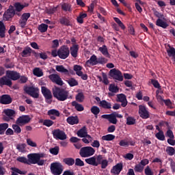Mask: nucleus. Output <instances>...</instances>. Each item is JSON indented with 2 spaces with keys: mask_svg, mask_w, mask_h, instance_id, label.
Masks as SVG:
<instances>
[{
  "mask_svg": "<svg viewBox=\"0 0 175 175\" xmlns=\"http://www.w3.org/2000/svg\"><path fill=\"white\" fill-rule=\"evenodd\" d=\"M101 118H105L108 120L111 124H117V118H122V115L119 114L117 112H113L111 114H104L101 116Z\"/></svg>",
  "mask_w": 175,
  "mask_h": 175,
  "instance_id": "nucleus-6",
  "label": "nucleus"
},
{
  "mask_svg": "<svg viewBox=\"0 0 175 175\" xmlns=\"http://www.w3.org/2000/svg\"><path fill=\"white\" fill-rule=\"evenodd\" d=\"M50 152L53 155H58V152H59V148L58 146H55V148H51Z\"/></svg>",
  "mask_w": 175,
  "mask_h": 175,
  "instance_id": "nucleus-61",
  "label": "nucleus"
},
{
  "mask_svg": "<svg viewBox=\"0 0 175 175\" xmlns=\"http://www.w3.org/2000/svg\"><path fill=\"white\" fill-rule=\"evenodd\" d=\"M16 161H18V162H21V163L31 165V162H29V159H27V157H19L16 159Z\"/></svg>",
  "mask_w": 175,
  "mask_h": 175,
  "instance_id": "nucleus-42",
  "label": "nucleus"
},
{
  "mask_svg": "<svg viewBox=\"0 0 175 175\" xmlns=\"http://www.w3.org/2000/svg\"><path fill=\"white\" fill-rule=\"evenodd\" d=\"M95 154V149L91 146H84L79 150V155L81 158H89Z\"/></svg>",
  "mask_w": 175,
  "mask_h": 175,
  "instance_id": "nucleus-3",
  "label": "nucleus"
},
{
  "mask_svg": "<svg viewBox=\"0 0 175 175\" xmlns=\"http://www.w3.org/2000/svg\"><path fill=\"white\" fill-rule=\"evenodd\" d=\"M68 84H69L70 87H76V85H79V82L75 78H70L66 80Z\"/></svg>",
  "mask_w": 175,
  "mask_h": 175,
  "instance_id": "nucleus-38",
  "label": "nucleus"
},
{
  "mask_svg": "<svg viewBox=\"0 0 175 175\" xmlns=\"http://www.w3.org/2000/svg\"><path fill=\"white\" fill-rule=\"evenodd\" d=\"M27 158L29 159V162L32 163V165H38V166H43L44 165V162L46 161L43 159H40L42 158V154L39 153H33L27 155Z\"/></svg>",
  "mask_w": 175,
  "mask_h": 175,
  "instance_id": "nucleus-2",
  "label": "nucleus"
},
{
  "mask_svg": "<svg viewBox=\"0 0 175 175\" xmlns=\"http://www.w3.org/2000/svg\"><path fill=\"white\" fill-rule=\"evenodd\" d=\"M63 162L67 165V166H73V165H75V159L67 157L63 159Z\"/></svg>",
  "mask_w": 175,
  "mask_h": 175,
  "instance_id": "nucleus-36",
  "label": "nucleus"
},
{
  "mask_svg": "<svg viewBox=\"0 0 175 175\" xmlns=\"http://www.w3.org/2000/svg\"><path fill=\"white\" fill-rule=\"evenodd\" d=\"M113 20L115 22L117 23V24L119 25V27H121L122 29H125V25L121 22V20L117 17H114Z\"/></svg>",
  "mask_w": 175,
  "mask_h": 175,
  "instance_id": "nucleus-58",
  "label": "nucleus"
},
{
  "mask_svg": "<svg viewBox=\"0 0 175 175\" xmlns=\"http://www.w3.org/2000/svg\"><path fill=\"white\" fill-rule=\"evenodd\" d=\"M156 25L157 27H161V28H163V29H166L167 27H169V24L163 21V20L161 18H158L156 21Z\"/></svg>",
  "mask_w": 175,
  "mask_h": 175,
  "instance_id": "nucleus-30",
  "label": "nucleus"
},
{
  "mask_svg": "<svg viewBox=\"0 0 175 175\" xmlns=\"http://www.w3.org/2000/svg\"><path fill=\"white\" fill-rule=\"evenodd\" d=\"M96 166L101 165V169H106L107 166H109V161H107V159H103L102 154L96 157Z\"/></svg>",
  "mask_w": 175,
  "mask_h": 175,
  "instance_id": "nucleus-13",
  "label": "nucleus"
},
{
  "mask_svg": "<svg viewBox=\"0 0 175 175\" xmlns=\"http://www.w3.org/2000/svg\"><path fill=\"white\" fill-rule=\"evenodd\" d=\"M109 91L113 94H117V92H119L120 88L114 84H111L109 85Z\"/></svg>",
  "mask_w": 175,
  "mask_h": 175,
  "instance_id": "nucleus-45",
  "label": "nucleus"
},
{
  "mask_svg": "<svg viewBox=\"0 0 175 175\" xmlns=\"http://www.w3.org/2000/svg\"><path fill=\"white\" fill-rule=\"evenodd\" d=\"M66 122H67L68 124H69L70 125H77V124H79V117H77V116H69V117L66 119Z\"/></svg>",
  "mask_w": 175,
  "mask_h": 175,
  "instance_id": "nucleus-24",
  "label": "nucleus"
},
{
  "mask_svg": "<svg viewBox=\"0 0 175 175\" xmlns=\"http://www.w3.org/2000/svg\"><path fill=\"white\" fill-rule=\"evenodd\" d=\"M33 72V75L37 76V77H42L43 76V72L39 68H34Z\"/></svg>",
  "mask_w": 175,
  "mask_h": 175,
  "instance_id": "nucleus-50",
  "label": "nucleus"
},
{
  "mask_svg": "<svg viewBox=\"0 0 175 175\" xmlns=\"http://www.w3.org/2000/svg\"><path fill=\"white\" fill-rule=\"evenodd\" d=\"M75 166H84V161H83L80 158H77L75 161Z\"/></svg>",
  "mask_w": 175,
  "mask_h": 175,
  "instance_id": "nucleus-60",
  "label": "nucleus"
},
{
  "mask_svg": "<svg viewBox=\"0 0 175 175\" xmlns=\"http://www.w3.org/2000/svg\"><path fill=\"white\" fill-rule=\"evenodd\" d=\"M6 173V168L3 166V163L0 161V175H5Z\"/></svg>",
  "mask_w": 175,
  "mask_h": 175,
  "instance_id": "nucleus-63",
  "label": "nucleus"
},
{
  "mask_svg": "<svg viewBox=\"0 0 175 175\" xmlns=\"http://www.w3.org/2000/svg\"><path fill=\"white\" fill-rule=\"evenodd\" d=\"M26 6H28V4H27V5L21 4V3L20 2H16L14 3L13 7L14 9L15 10V12H21L23 10V9H24V8H25Z\"/></svg>",
  "mask_w": 175,
  "mask_h": 175,
  "instance_id": "nucleus-28",
  "label": "nucleus"
},
{
  "mask_svg": "<svg viewBox=\"0 0 175 175\" xmlns=\"http://www.w3.org/2000/svg\"><path fill=\"white\" fill-rule=\"evenodd\" d=\"M100 106H101L103 109H111V103L105 100H103L100 102Z\"/></svg>",
  "mask_w": 175,
  "mask_h": 175,
  "instance_id": "nucleus-39",
  "label": "nucleus"
},
{
  "mask_svg": "<svg viewBox=\"0 0 175 175\" xmlns=\"http://www.w3.org/2000/svg\"><path fill=\"white\" fill-rule=\"evenodd\" d=\"M70 54V51L69 50V47L66 45L62 46L57 51L58 57L61 59H66Z\"/></svg>",
  "mask_w": 175,
  "mask_h": 175,
  "instance_id": "nucleus-8",
  "label": "nucleus"
},
{
  "mask_svg": "<svg viewBox=\"0 0 175 175\" xmlns=\"http://www.w3.org/2000/svg\"><path fill=\"white\" fill-rule=\"evenodd\" d=\"M29 121H31L29 116L23 115L16 120V124H17V125H25V124H28Z\"/></svg>",
  "mask_w": 175,
  "mask_h": 175,
  "instance_id": "nucleus-18",
  "label": "nucleus"
},
{
  "mask_svg": "<svg viewBox=\"0 0 175 175\" xmlns=\"http://www.w3.org/2000/svg\"><path fill=\"white\" fill-rule=\"evenodd\" d=\"M41 92L43 96L45 98V101L46 103H51V99H53V94L51 93V90L47 89V88L42 86L41 88Z\"/></svg>",
  "mask_w": 175,
  "mask_h": 175,
  "instance_id": "nucleus-10",
  "label": "nucleus"
},
{
  "mask_svg": "<svg viewBox=\"0 0 175 175\" xmlns=\"http://www.w3.org/2000/svg\"><path fill=\"white\" fill-rule=\"evenodd\" d=\"M82 69L83 67L79 65H75L74 66V70L75 72H76V75H77V76H81V72H82Z\"/></svg>",
  "mask_w": 175,
  "mask_h": 175,
  "instance_id": "nucleus-53",
  "label": "nucleus"
},
{
  "mask_svg": "<svg viewBox=\"0 0 175 175\" xmlns=\"http://www.w3.org/2000/svg\"><path fill=\"white\" fill-rule=\"evenodd\" d=\"M90 111L96 116V118H98V114L100 113V109L98 106H93L91 107Z\"/></svg>",
  "mask_w": 175,
  "mask_h": 175,
  "instance_id": "nucleus-37",
  "label": "nucleus"
},
{
  "mask_svg": "<svg viewBox=\"0 0 175 175\" xmlns=\"http://www.w3.org/2000/svg\"><path fill=\"white\" fill-rule=\"evenodd\" d=\"M53 95L57 100L64 102L69 98V92L64 88L55 87L53 89Z\"/></svg>",
  "mask_w": 175,
  "mask_h": 175,
  "instance_id": "nucleus-1",
  "label": "nucleus"
},
{
  "mask_svg": "<svg viewBox=\"0 0 175 175\" xmlns=\"http://www.w3.org/2000/svg\"><path fill=\"white\" fill-rule=\"evenodd\" d=\"M64 172V165L59 162H54L51 164V173L53 175H61Z\"/></svg>",
  "mask_w": 175,
  "mask_h": 175,
  "instance_id": "nucleus-5",
  "label": "nucleus"
},
{
  "mask_svg": "<svg viewBox=\"0 0 175 175\" xmlns=\"http://www.w3.org/2000/svg\"><path fill=\"white\" fill-rule=\"evenodd\" d=\"M155 137H157L158 140H161V142L165 141V134L163 133V131H160L156 133Z\"/></svg>",
  "mask_w": 175,
  "mask_h": 175,
  "instance_id": "nucleus-51",
  "label": "nucleus"
},
{
  "mask_svg": "<svg viewBox=\"0 0 175 175\" xmlns=\"http://www.w3.org/2000/svg\"><path fill=\"white\" fill-rule=\"evenodd\" d=\"M33 50H32V49H31V47L29 46H26L24 50L22 51L21 53V56L22 57H31V54H32V51Z\"/></svg>",
  "mask_w": 175,
  "mask_h": 175,
  "instance_id": "nucleus-29",
  "label": "nucleus"
},
{
  "mask_svg": "<svg viewBox=\"0 0 175 175\" xmlns=\"http://www.w3.org/2000/svg\"><path fill=\"white\" fill-rule=\"evenodd\" d=\"M79 44H74L70 47V53L73 58H77L79 54Z\"/></svg>",
  "mask_w": 175,
  "mask_h": 175,
  "instance_id": "nucleus-23",
  "label": "nucleus"
},
{
  "mask_svg": "<svg viewBox=\"0 0 175 175\" xmlns=\"http://www.w3.org/2000/svg\"><path fill=\"white\" fill-rule=\"evenodd\" d=\"M138 113L139 114V117L143 118V120H147V118H150V112L148 110H147V108L144 105H139Z\"/></svg>",
  "mask_w": 175,
  "mask_h": 175,
  "instance_id": "nucleus-12",
  "label": "nucleus"
},
{
  "mask_svg": "<svg viewBox=\"0 0 175 175\" xmlns=\"http://www.w3.org/2000/svg\"><path fill=\"white\" fill-rule=\"evenodd\" d=\"M85 161L88 165H92V166H96V157L95 156L85 159Z\"/></svg>",
  "mask_w": 175,
  "mask_h": 175,
  "instance_id": "nucleus-34",
  "label": "nucleus"
},
{
  "mask_svg": "<svg viewBox=\"0 0 175 175\" xmlns=\"http://www.w3.org/2000/svg\"><path fill=\"white\" fill-rule=\"evenodd\" d=\"M165 151L170 157H173L175 154V149L172 146H167Z\"/></svg>",
  "mask_w": 175,
  "mask_h": 175,
  "instance_id": "nucleus-49",
  "label": "nucleus"
},
{
  "mask_svg": "<svg viewBox=\"0 0 175 175\" xmlns=\"http://www.w3.org/2000/svg\"><path fill=\"white\" fill-rule=\"evenodd\" d=\"M71 105L77 111H84V107H83V105L79 104L77 101H72Z\"/></svg>",
  "mask_w": 175,
  "mask_h": 175,
  "instance_id": "nucleus-33",
  "label": "nucleus"
},
{
  "mask_svg": "<svg viewBox=\"0 0 175 175\" xmlns=\"http://www.w3.org/2000/svg\"><path fill=\"white\" fill-rule=\"evenodd\" d=\"M54 124V122H53L51 120H44L43 122V125L45 126H51Z\"/></svg>",
  "mask_w": 175,
  "mask_h": 175,
  "instance_id": "nucleus-62",
  "label": "nucleus"
},
{
  "mask_svg": "<svg viewBox=\"0 0 175 175\" xmlns=\"http://www.w3.org/2000/svg\"><path fill=\"white\" fill-rule=\"evenodd\" d=\"M75 99L77 102H79V103H82V102H84L85 96L84 93L79 92L77 94Z\"/></svg>",
  "mask_w": 175,
  "mask_h": 175,
  "instance_id": "nucleus-47",
  "label": "nucleus"
},
{
  "mask_svg": "<svg viewBox=\"0 0 175 175\" xmlns=\"http://www.w3.org/2000/svg\"><path fill=\"white\" fill-rule=\"evenodd\" d=\"M144 170V167H143L140 163L135 165L134 170L136 173H142Z\"/></svg>",
  "mask_w": 175,
  "mask_h": 175,
  "instance_id": "nucleus-55",
  "label": "nucleus"
},
{
  "mask_svg": "<svg viewBox=\"0 0 175 175\" xmlns=\"http://www.w3.org/2000/svg\"><path fill=\"white\" fill-rule=\"evenodd\" d=\"M49 79L52 81V83H55V84H57V85H64V81H62V79H61V77L58 75V74H52L49 75Z\"/></svg>",
  "mask_w": 175,
  "mask_h": 175,
  "instance_id": "nucleus-15",
  "label": "nucleus"
},
{
  "mask_svg": "<svg viewBox=\"0 0 175 175\" xmlns=\"http://www.w3.org/2000/svg\"><path fill=\"white\" fill-rule=\"evenodd\" d=\"M116 102L122 103L121 106L122 107H126V105H128V101L126 100V96L124 94H117Z\"/></svg>",
  "mask_w": 175,
  "mask_h": 175,
  "instance_id": "nucleus-21",
  "label": "nucleus"
},
{
  "mask_svg": "<svg viewBox=\"0 0 175 175\" xmlns=\"http://www.w3.org/2000/svg\"><path fill=\"white\" fill-rule=\"evenodd\" d=\"M3 113H4V114H5L7 117H11V118L12 117H14V116H16V111H14V109H4Z\"/></svg>",
  "mask_w": 175,
  "mask_h": 175,
  "instance_id": "nucleus-35",
  "label": "nucleus"
},
{
  "mask_svg": "<svg viewBox=\"0 0 175 175\" xmlns=\"http://www.w3.org/2000/svg\"><path fill=\"white\" fill-rule=\"evenodd\" d=\"M3 85H7V87H12L13 85V83L12 80L9 79V77L6 76H3L0 78V87L2 88Z\"/></svg>",
  "mask_w": 175,
  "mask_h": 175,
  "instance_id": "nucleus-19",
  "label": "nucleus"
},
{
  "mask_svg": "<svg viewBox=\"0 0 175 175\" xmlns=\"http://www.w3.org/2000/svg\"><path fill=\"white\" fill-rule=\"evenodd\" d=\"M9 128V124L1 123L0 124V135H5V131Z\"/></svg>",
  "mask_w": 175,
  "mask_h": 175,
  "instance_id": "nucleus-41",
  "label": "nucleus"
},
{
  "mask_svg": "<svg viewBox=\"0 0 175 175\" xmlns=\"http://www.w3.org/2000/svg\"><path fill=\"white\" fill-rule=\"evenodd\" d=\"M87 17V14L86 13H80L79 16L77 18V21L79 23V24H83L84 20L83 18H85Z\"/></svg>",
  "mask_w": 175,
  "mask_h": 175,
  "instance_id": "nucleus-46",
  "label": "nucleus"
},
{
  "mask_svg": "<svg viewBox=\"0 0 175 175\" xmlns=\"http://www.w3.org/2000/svg\"><path fill=\"white\" fill-rule=\"evenodd\" d=\"M5 33H6V27L3 24V22L0 21V38H5L6 36Z\"/></svg>",
  "mask_w": 175,
  "mask_h": 175,
  "instance_id": "nucleus-32",
  "label": "nucleus"
},
{
  "mask_svg": "<svg viewBox=\"0 0 175 175\" xmlns=\"http://www.w3.org/2000/svg\"><path fill=\"white\" fill-rule=\"evenodd\" d=\"M13 102V98L9 94H3L0 96L1 105H10Z\"/></svg>",
  "mask_w": 175,
  "mask_h": 175,
  "instance_id": "nucleus-17",
  "label": "nucleus"
},
{
  "mask_svg": "<svg viewBox=\"0 0 175 175\" xmlns=\"http://www.w3.org/2000/svg\"><path fill=\"white\" fill-rule=\"evenodd\" d=\"M109 74L111 77H113L114 80H117L118 81H122L124 80L122 72H121L119 70L113 68L110 70Z\"/></svg>",
  "mask_w": 175,
  "mask_h": 175,
  "instance_id": "nucleus-11",
  "label": "nucleus"
},
{
  "mask_svg": "<svg viewBox=\"0 0 175 175\" xmlns=\"http://www.w3.org/2000/svg\"><path fill=\"white\" fill-rule=\"evenodd\" d=\"M52 135L56 140H66V133L59 129H55L52 131Z\"/></svg>",
  "mask_w": 175,
  "mask_h": 175,
  "instance_id": "nucleus-9",
  "label": "nucleus"
},
{
  "mask_svg": "<svg viewBox=\"0 0 175 175\" xmlns=\"http://www.w3.org/2000/svg\"><path fill=\"white\" fill-rule=\"evenodd\" d=\"M62 10H64V12H72V9L70 7V4L64 3L62 5Z\"/></svg>",
  "mask_w": 175,
  "mask_h": 175,
  "instance_id": "nucleus-54",
  "label": "nucleus"
},
{
  "mask_svg": "<svg viewBox=\"0 0 175 175\" xmlns=\"http://www.w3.org/2000/svg\"><path fill=\"white\" fill-rule=\"evenodd\" d=\"M59 23L62 25H65L66 27H72V23L70 21L66 16H63L59 18Z\"/></svg>",
  "mask_w": 175,
  "mask_h": 175,
  "instance_id": "nucleus-27",
  "label": "nucleus"
},
{
  "mask_svg": "<svg viewBox=\"0 0 175 175\" xmlns=\"http://www.w3.org/2000/svg\"><path fill=\"white\" fill-rule=\"evenodd\" d=\"M98 51L101 52L103 55H105V57H107V58H110L111 55L110 53H109V50L107 49V46L103 45V46L100 47L98 49Z\"/></svg>",
  "mask_w": 175,
  "mask_h": 175,
  "instance_id": "nucleus-26",
  "label": "nucleus"
},
{
  "mask_svg": "<svg viewBox=\"0 0 175 175\" xmlns=\"http://www.w3.org/2000/svg\"><path fill=\"white\" fill-rule=\"evenodd\" d=\"M60 114L59 111L55 109H50L47 112L48 116H55V117H59Z\"/></svg>",
  "mask_w": 175,
  "mask_h": 175,
  "instance_id": "nucleus-43",
  "label": "nucleus"
},
{
  "mask_svg": "<svg viewBox=\"0 0 175 175\" xmlns=\"http://www.w3.org/2000/svg\"><path fill=\"white\" fill-rule=\"evenodd\" d=\"M29 17H31V13H29V12L23 13L21 15V18L19 19V21H18L21 28L24 29V28H25V27H27V23L28 18H29Z\"/></svg>",
  "mask_w": 175,
  "mask_h": 175,
  "instance_id": "nucleus-14",
  "label": "nucleus"
},
{
  "mask_svg": "<svg viewBox=\"0 0 175 175\" xmlns=\"http://www.w3.org/2000/svg\"><path fill=\"white\" fill-rule=\"evenodd\" d=\"M16 14H17V12L14 10V7L10 5H9L8 9L5 11L3 15V18L4 21H12V18H13Z\"/></svg>",
  "mask_w": 175,
  "mask_h": 175,
  "instance_id": "nucleus-4",
  "label": "nucleus"
},
{
  "mask_svg": "<svg viewBox=\"0 0 175 175\" xmlns=\"http://www.w3.org/2000/svg\"><path fill=\"white\" fill-rule=\"evenodd\" d=\"M115 139L116 135L112 134H107L102 137V140H105V142H111V140H114Z\"/></svg>",
  "mask_w": 175,
  "mask_h": 175,
  "instance_id": "nucleus-40",
  "label": "nucleus"
},
{
  "mask_svg": "<svg viewBox=\"0 0 175 175\" xmlns=\"http://www.w3.org/2000/svg\"><path fill=\"white\" fill-rule=\"evenodd\" d=\"M77 135L79 137H87L88 140H91V139H92V137L88 135V132H87V127H85V126L79 129L77 131Z\"/></svg>",
  "mask_w": 175,
  "mask_h": 175,
  "instance_id": "nucleus-16",
  "label": "nucleus"
},
{
  "mask_svg": "<svg viewBox=\"0 0 175 175\" xmlns=\"http://www.w3.org/2000/svg\"><path fill=\"white\" fill-rule=\"evenodd\" d=\"M123 167L122 163H119L112 167L111 173L114 175H120V173L122 172Z\"/></svg>",
  "mask_w": 175,
  "mask_h": 175,
  "instance_id": "nucleus-22",
  "label": "nucleus"
},
{
  "mask_svg": "<svg viewBox=\"0 0 175 175\" xmlns=\"http://www.w3.org/2000/svg\"><path fill=\"white\" fill-rule=\"evenodd\" d=\"M136 124V119L132 116L126 118V125H135Z\"/></svg>",
  "mask_w": 175,
  "mask_h": 175,
  "instance_id": "nucleus-48",
  "label": "nucleus"
},
{
  "mask_svg": "<svg viewBox=\"0 0 175 175\" xmlns=\"http://www.w3.org/2000/svg\"><path fill=\"white\" fill-rule=\"evenodd\" d=\"M24 91L35 99L39 98V89L38 88H34L33 86H25Z\"/></svg>",
  "mask_w": 175,
  "mask_h": 175,
  "instance_id": "nucleus-7",
  "label": "nucleus"
},
{
  "mask_svg": "<svg viewBox=\"0 0 175 175\" xmlns=\"http://www.w3.org/2000/svg\"><path fill=\"white\" fill-rule=\"evenodd\" d=\"M86 65H92V66H95L98 65V57L95 55H92L90 59L87 60Z\"/></svg>",
  "mask_w": 175,
  "mask_h": 175,
  "instance_id": "nucleus-25",
  "label": "nucleus"
},
{
  "mask_svg": "<svg viewBox=\"0 0 175 175\" xmlns=\"http://www.w3.org/2000/svg\"><path fill=\"white\" fill-rule=\"evenodd\" d=\"M49 28V25H46L44 23H42L41 25H40L38 26V31H40V32H41L42 33H44V32H47V29Z\"/></svg>",
  "mask_w": 175,
  "mask_h": 175,
  "instance_id": "nucleus-44",
  "label": "nucleus"
},
{
  "mask_svg": "<svg viewBox=\"0 0 175 175\" xmlns=\"http://www.w3.org/2000/svg\"><path fill=\"white\" fill-rule=\"evenodd\" d=\"M55 69L57 72H59V73H64V75H69V70L65 68L62 65H57L55 66Z\"/></svg>",
  "mask_w": 175,
  "mask_h": 175,
  "instance_id": "nucleus-31",
  "label": "nucleus"
},
{
  "mask_svg": "<svg viewBox=\"0 0 175 175\" xmlns=\"http://www.w3.org/2000/svg\"><path fill=\"white\" fill-rule=\"evenodd\" d=\"M6 75L10 80H13L14 81H16L20 79V73L17 72L16 71L7 70Z\"/></svg>",
  "mask_w": 175,
  "mask_h": 175,
  "instance_id": "nucleus-20",
  "label": "nucleus"
},
{
  "mask_svg": "<svg viewBox=\"0 0 175 175\" xmlns=\"http://www.w3.org/2000/svg\"><path fill=\"white\" fill-rule=\"evenodd\" d=\"M167 54L168 57H173L175 55V49L174 47L170 46L169 49H167Z\"/></svg>",
  "mask_w": 175,
  "mask_h": 175,
  "instance_id": "nucleus-57",
  "label": "nucleus"
},
{
  "mask_svg": "<svg viewBox=\"0 0 175 175\" xmlns=\"http://www.w3.org/2000/svg\"><path fill=\"white\" fill-rule=\"evenodd\" d=\"M12 129H14V133H16V135L21 133V127L16 123V124H12Z\"/></svg>",
  "mask_w": 175,
  "mask_h": 175,
  "instance_id": "nucleus-52",
  "label": "nucleus"
},
{
  "mask_svg": "<svg viewBox=\"0 0 175 175\" xmlns=\"http://www.w3.org/2000/svg\"><path fill=\"white\" fill-rule=\"evenodd\" d=\"M144 173L146 175H154V172L152 170H151V168H150V166L148 165L145 168Z\"/></svg>",
  "mask_w": 175,
  "mask_h": 175,
  "instance_id": "nucleus-64",
  "label": "nucleus"
},
{
  "mask_svg": "<svg viewBox=\"0 0 175 175\" xmlns=\"http://www.w3.org/2000/svg\"><path fill=\"white\" fill-rule=\"evenodd\" d=\"M151 84L154 87V88H158V90H161V84L156 79H151Z\"/></svg>",
  "mask_w": 175,
  "mask_h": 175,
  "instance_id": "nucleus-59",
  "label": "nucleus"
},
{
  "mask_svg": "<svg viewBox=\"0 0 175 175\" xmlns=\"http://www.w3.org/2000/svg\"><path fill=\"white\" fill-rule=\"evenodd\" d=\"M96 3H98V1L94 0L92 1L90 5H89L88 10L89 12H90V13H92V12H94V9L95 8Z\"/></svg>",
  "mask_w": 175,
  "mask_h": 175,
  "instance_id": "nucleus-56",
  "label": "nucleus"
}]
</instances>
